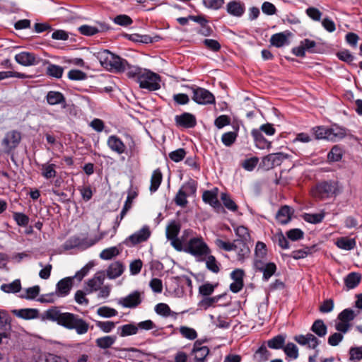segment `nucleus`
I'll return each instance as SVG.
<instances>
[{
	"instance_id": "12",
	"label": "nucleus",
	"mask_w": 362,
	"mask_h": 362,
	"mask_svg": "<svg viewBox=\"0 0 362 362\" xmlns=\"http://www.w3.org/2000/svg\"><path fill=\"white\" fill-rule=\"evenodd\" d=\"M175 122L177 127L189 129L197 124V119L194 115L189 112H184L175 117Z\"/></svg>"
},
{
	"instance_id": "59",
	"label": "nucleus",
	"mask_w": 362,
	"mask_h": 362,
	"mask_svg": "<svg viewBox=\"0 0 362 362\" xmlns=\"http://www.w3.org/2000/svg\"><path fill=\"white\" fill-rule=\"evenodd\" d=\"M304 233L299 228H293L286 232V237L292 240L297 241L303 238Z\"/></svg>"
},
{
	"instance_id": "45",
	"label": "nucleus",
	"mask_w": 362,
	"mask_h": 362,
	"mask_svg": "<svg viewBox=\"0 0 362 362\" xmlns=\"http://www.w3.org/2000/svg\"><path fill=\"white\" fill-rule=\"evenodd\" d=\"M95 326L104 333L111 332L116 326L117 322L112 321H99L95 320Z\"/></svg>"
},
{
	"instance_id": "55",
	"label": "nucleus",
	"mask_w": 362,
	"mask_h": 362,
	"mask_svg": "<svg viewBox=\"0 0 362 362\" xmlns=\"http://www.w3.org/2000/svg\"><path fill=\"white\" fill-rule=\"evenodd\" d=\"M215 244L219 248L228 252L233 251V249H235L236 247V240H234L233 243H230L224 241L221 239H216L215 240Z\"/></svg>"
},
{
	"instance_id": "21",
	"label": "nucleus",
	"mask_w": 362,
	"mask_h": 362,
	"mask_svg": "<svg viewBox=\"0 0 362 362\" xmlns=\"http://www.w3.org/2000/svg\"><path fill=\"white\" fill-rule=\"evenodd\" d=\"M124 269V265L121 262H114L110 264L107 269V276L110 279H115L122 274Z\"/></svg>"
},
{
	"instance_id": "58",
	"label": "nucleus",
	"mask_w": 362,
	"mask_h": 362,
	"mask_svg": "<svg viewBox=\"0 0 362 362\" xmlns=\"http://www.w3.org/2000/svg\"><path fill=\"white\" fill-rule=\"evenodd\" d=\"M221 199L225 207H226L228 210L235 211L238 209L237 204L234 202L233 200L230 199V197L227 194L222 193Z\"/></svg>"
},
{
	"instance_id": "56",
	"label": "nucleus",
	"mask_w": 362,
	"mask_h": 362,
	"mask_svg": "<svg viewBox=\"0 0 362 362\" xmlns=\"http://www.w3.org/2000/svg\"><path fill=\"white\" fill-rule=\"evenodd\" d=\"M12 77L24 79L26 78L28 76L23 73L12 71H0V81Z\"/></svg>"
},
{
	"instance_id": "22",
	"label": "nucleus",
	"mask_w": 362,
	"mask_h": 362,
	"mask_svg": "<svg viewBox=\"0 0 362 362\" xmlns=\"http://www.w3.org/2000/svg\"><path fill=\"white\" fill-rule=\"evenodd\" d=\"M293 209L291 207L285 205L281 206L278 211L276 218L277 221L281 224H287L291 219L293 214Z\"/></svg>"
},
{
	"instance_id": "13",
	"label": "nucleus",
	"mask_w": 362,
	"mask_h": 362,
	"mask_svg": "<svg viewBox=\"0 0 362 362\" xmlns=\"http://www.w3.org/2000/svg\"><path fill=\"white\" fill-rule=\"evenodd\" d=\"M107 145L112 152L118 155H122L127 152V146L117 135L109 136L107 140Z\"/></svg>"
},
{
	"instance_id": "35",
	"label": "nucleus",
	"mask_w": 362,
	"mask_h": 362,
	"mask_svg": "<svg viewBox=\"0 0 362 362\" xmlns=\"http://www.w3.org/2000/svg\"><path fill=\"white\" fill-rule=\"evenodd\" d=\"M1 290L6 293H16L21 290V283L20 279H15L10 284H3L1 286Z\"/></svg>"
},
{
	"instance_id": "1",
	"label": "nucleus",
	"mask_w": 362,
	"mask_h": 362,
	"mask_svg": "<svg viewBox=\"0 0 362 362\" xmlns=\"http://www.w3.org/2000/svg\"><path fill=\"white\" fill-rule=\"evenodd\" d=\"M42 319L56 322L67 329L75 330L78 335L86 334L89 329V324L78 315L62 312L58 307L47 310L43 313Z\"/></svg>"
},
{
	"instance_id": "34",
	"label": "nucleus",
	"mask_w": 362,
	"mask_h": 362,
	"mask_svg": "<svg viewBox=\"0 0 362 362\" xmlns=\"http://www.w3.org/2000/svg\"><path fill=\"white\" fill-rule=\"evenodd\" d=\"M337 247L344 250H351L356 247V240L354 238L341 237L336 241Z\"/></svg>"
},
{
	"instance_id": "61",
	"label": "nucleus",
	"mask_w": 362,
	"mask_h": 362,
	"mask_svg": "<svg viewBox=\"0 0 362 362\" xmlns=\"http://www.w3.org/2000/svg\"><path fill=\"white\" fill-rule=\"evenodd\" d=\"M221 298V296H216L214 297L206 296L199 303V305L204 309L209 308L214 303H217Z\"/></svg>"
},
{
	"instance_id": "2",
	"label": "nucleus",
	"mask_w": 362,
	"mask_h": 362,
	"mask_svg": "<svg viewBox=\"0 0 362 362\" xmlns=\"http://www.w3.org/2000/svg\"><path fill=\"white\" fill-rule=\"evenodd\" d=\"M182 251L194 256L198 261H203L204 257L211 253V250L203 238L194 235L188 237L187 241L182 243Z\"/></svg>"
},
{
	"instance_id": "15",
	"label": "nucleus",
	"mask_w": 362,
	"mask_h": 362,
	"mask_svg": "<svg viewBox=\"0 0 362 362\" xmlns=\"http://www.w3.org/2000/svg\"><path fill=\"white\" fill-rule=\"evenodd\" d=\"M288 158L286 154L283 153H270L264 157L262 162L264 165L268 168H272L275 166L280 165L281 163Z\"/></svg>"
},
{
	"instance_id": "3",
	"label": "nucleus",
	"mask_w": 362,
	"mask_h": 362,
	"mask_svg": "<svg viewBox=\"0 0 362 362\" xmlns=\"http://www.w3.org/2000/svg\"><path fill=\"white\" fill-rule=\"evenodd\" d=\"M98 59L103 67L115 73L124 72L128 66V62L126 59L107 49L98 53Z\"/></svg>"
},
{
	"instance_id": "7",
	"label": "nucleus",
	"mask_w": 362,
	"mask_h": 362,
	"mask_svg": "<svg viewBox=\"0 0 362 362\" xmlns=\"http://www.w3.org/2000/svg\"><path fill=\"white\" fill-rule=\"evenodd\" d=\"M151 235V231L149 226L144 225L140 230L128 236L123 243L127 247H133L147 241Z\"/></svg>"
},
{
	"instance_id": "43",
	"label": "nucleus",
	"mask_w": 362,
	"mask_h": 362,
	"mask_svg": "<svg viewBox=\"0 0 362 362\" xmlns=\"http://www.w3.org/2000/svg\"><path fill=\"white\" fill-rule=\"evenodd\" d=\"M286 338L282 335H277L267 341V345L270 349H280L284 346Z\"/></svg>"
},
{
	"instance_id": "57",
	"label": "nucleus",
	"mask_w": 362,
	"mask_h": 362,
	"mask_svg": "<svg viewBox=\"0 0 362 362\" xmlns=\"http://www.w3.org/2000/svg\"><path fill=\"white\" fill-rule=\"evenodd\" d=\"M113 22L117 25L126 27L130 25L133 23V21L129 16L121 14L115 16L113 18Z\"/></svg>"
},
{
	"instance_id": "30",
	"label": "nucleus",
	"mask_w": 362,
	"mask_h": 362,
	"mask_svg": "<svg viewBox=\"0 0 362 362\" xmlns=\"http://www.w3.org/2000/svg\"><path fill=\"white\" fill-rule=\"evenodd\" d=\"M203 201L210 204L214 208H218L221 204L217 198V193L215 191L206 190L202 194Z\"/></svg>"
},
{
	"instance_id": "37",
	"label": "nucleus",
	"mask_w": 362,
	"mask_h": 362,
	"mask_svg": "<svg viewBox=\"0 0 362 362\" xmlns=\"http://www.w3.org/2000/svg\"><path fill=\"white\" fill-rule=\"evenodd\" d=\"M56 165L54 163H45L41 165V174L45 179L54 178L57 175Z\"/></svg>"
},
{
	"instance_id": "16",
	"label": "nucleus",
	"mask_w": 362,
	"mask_h": 362,
	"mask_svg": "<svg viewBox=\"0 0 362 362\" xmlns=\"http://www.w3.org/2000/svg\"><path fill=\"white\" fill-rule=\"evenodd\" d=\"M328 129V141H337L345 138L349 130L338 124H332Z\"/></svg>"
},
{
	"instance_id": "4",
	"label": "nucleus",
	"mask_w": 362,
	"mask_h": 362,
	"mask_svg": "<svg viewBox=\"0 0 362 362\" xmlns=\"http://www.w3.org/2000/svg\"><path fill=\"white\" fill-rule=\"evenodd\" d=\"M180 230V225L176 221H172L166 228V238L170 241V245L179 252L182 251V243H185L188 237L193 235L194 231L191 229L184 230L180 238L177 235Z\"/></svg>"
},
{
	"instance_id": "46",
	"label": "nucleus",
	"mask_w": 362,
	"mask_h": 362,
	"mask_svg": "<svg viewBox=\"0 0 362 362\" xmlns=\"http://www.w3.org/2000/svg\"><path fill=\"white\" fill-rule=\"evenodd\" d=\"M119 254V250L114 246L106 248L100 253V257L104 260L111 259L112 257L117 256Z\"/></svg>"
},
{
	"instance_id": "11",
	"label": "nucleus",
	"mask_w": 362,
	"mask_h": 362,
	"mask_svg": "<svg viewBox=\"0 0 362 362\" xmlns=\"http://www.w3.org/2000/svg\"><path fill=\"white\" fill-rule=\"evenodd\" d=\"M16 62L24 66H30L37 65L40 62V58L33 53L28 52H21L15 56Z\"/></svg>"
},
{
	"instance_id": "40",
	"label": "nucleus",
	"mask_w": 362,
	"mask_h": 362,
	"mask_svg": "<svg viewBox=\"0 0 362 362\" xmlns=\"http://www.w3.org/2000/svg\"><path fill=\"white\" fill-rule=\"evenodd\" d=\"M325 216V213L324 211H322L318 214H308L306 213L303 215V219L305 221L317 224L321 223Z\"/></svg>"
},
{
	"instance_id": "36",
	"label": "nucleus",
	"mask_w": 362,
	"mask_h": 362,
	"mask_svg": "<svg viewBox=\"0 0 362 362\" xmlns=\"http://www.w3.org/2000/svg\"><path fill=\"white\" fill-rule=\"evenodd\" d=\"M310 329L319 337H325L327 332V327L322 320H316L313 322Z\"/></svg>"
},
{
	"instance_id": "25",
	"label": "nucleus",
	"mask_w": 362,
	"mask_h": 362,
	"mask_svg": "<svg viewBox=\"0 0 362 362\" xmlns=\"http://www.w3.org/2000/svg\"><path fill=\"white\" fill-rule=\"evenodd\" d=\"M192 351L195 360L199 362H203L209 353V349L207 346H201V344L197 341L194 343Z\"/></svg>"
},
{
	"instance_id": "24",
	"label": "nucleus",
	"mask_w": 362,
	"mask_h": 362,
	"mask_svg": "<svg viewBox=\"0 0 362 362\" xmlns=\"http://www.w3.org/2000/svg\"><path fill=\"white\" fill-rule=\"evenodd\" d=\"M290 33L286 34L285 33H279L272 35L270 39L271 44L276 47H281L284 45H288L289 41L288 37Z\"/></svg>"
},
{
	"instance_id": "41",
	"label": "nucleus",
	"mask_w": 362,
	"mask_h": 362,
	"mask_svg": "<svg viewBox=\"0 0 362 362\" xmlns=\"http://www.w3.org/2000/svg\"><path fill=\"white\" fill-rule=\"evenodd\" d=\"M273 241L276 243L282 249H288L290 247L288 238L286 237L282 232H279L273 235Z\"/></svg>"
},
{
	"instance_id": "51",
	"label": "nucleus",
	"mask_w": 362,
	"mask_h": 362,
	"mask_svg": "<svg viewBox=\"0 0 362 362\" xmlns=\"http://www.w3.org/2000/svg\"><path fill=\"white\" fill-rule=\"evenodd\" d=\"M180 333L183 337L189 340H194L197 337V333L196 330L193 328L186 326H181L180 327Z\"/></svg>"
},
{
	"instance_id": "18",
	"label": "nucleus",
	"mask_w": 362,
	"mask_h": 362,
	"mask_svg": "<svg viewBox=\"0 0 362 362\" xmlns=\"http://www.w3.org/2000/svg\"><path fill=\"white\" fill-rule=\"evenodd\" d=\"M47 103L49 105H60L63 108L66 107V98L64 94L59 91L49 90L45 97Z\"/></svg>"
},
{
	"instance_id": "44",
	"label": "nucleus",
	"mask_w": 362,
	"mask_h": 362,
	"mask_svg": "<svg viewBox=\"0 0 362 362\" xmlns=\"http://www.w3.org/2000/svg\"><path fill=\"white\" fill-rule=\"evenodd\" d=\"M342 156L343 149L340 146L335 145L328 153L327 159L332 162H337L342 158Z\"/></svg>"
},
{
	"instance_id": "63",
	"label": "nucleus",
	"mask_w": 362,
	"mask_h": 362,
	"mask_svg": "<svg viewBox=\"0 0 362 362\" xmlns=\"http://www.w3.org/2000/svg\"><path fill=\"white\" fill-rule=\"evenodd\" d=\"M255 258L264 259L267 253L266 245L262 242H257L255 246Z\"/></svg>"
},
{
	"instance_id": "9",
	"label": "nucleus",
	"mask_w": 362,
	"mask_h": 362,
	"mask_svg": "<svg viewBox=\"0 0 362 362\" xmlns=\"http://www.w3.org/2000/svg\"><path fill=\"white\" fill-rule=\"evenodd\" d=\"M192 100L199 105L215 103L214 95L207 89L201 87H192Z\"/></svg>"
},
{
	"instance_id": "23",
	"label": "nucleus",
	"mask_w": 362,
	"mask_h": 362,
	"mask_svg": "<svg viewBox=\"0 0 362 362\" xmlns=\"http://www.w3.org/2000/svg\"><path fill=\"white\" fill-rule=\"evenodd\" d=\"M104 275L102 273H97L95 276L87 281V291L88 293L97 291L103 285L104 281Z\"/></svg>"
},
{
	"instance_id": "27",
	"label": "nucleus",
	"mask_w": 362,
	"mask_h": 362,
	"mask_svg": "<svg viewBox=\"0 0 362 362\" xmlns=\"http://www.w3.org/2000/svg\"><path fill=\"white\" fill-rule=\"evenodd\" d=\"M237 253V259L243 262L249 256L250 249L248 246L243 241L236 240V247L233 249Z\"/></svg>"
},
{
	"instance_id": "10",
	"label": "nucleus",
	"mask_w": 362,
	"mask_h": 362,
	"mask_svg": "<svg viewBox=\"0 0 362 362\" xmlns=\"http://www.w3.org/2000/svg\"><path fill=\"white\" fill-rule=\"evenodd\" d=\"M142 302L141 294L138 291H134L128 296L121 298L117 303L123 308H134Z\"/></svg>"
},
{
	"instance_id": "32",
	"label": "nucleus",
	"mask_w": 362,
	"mask_h": 362,
	"mask_svg": "<svg viewBox=\"0 0 362 362\" xmlns=\"http://www.w3.org/2000/svg\"><path fill=\"white\" fill-rule=\"evenodd\" d=\"M46 63L47 64V66L46 68L47 75L52 78H61L64 73V68L49 62H46Z\"/></svg>"
},
{
	"instance_id": "14",
	"label": "nucleus",
	"mask_w": 362,
	"mask_h": 362,
	"mask_svg": "<svg viewBox=\"0 0 362 362\" xmlns=\"http://www.w3.org/2000/svg\"><path fill=\"white\" fill-rule=\"evenodd\" d=\"M74 277H66L59 281L56 285L55 292L58 298L68 296L73 286Z\"/></svg>"
},
{
	"instance_id": "19",
	"label": "nucleus",
	"mask_w": 362,
	"mask_h": 362,
	"mask_svg": "<svg viewBox=\"0 0 362 362\" xmlns=\"http://www.w3.org/2000/svg\"><path fill=\"white\" fill-rule=\"evenodd\" d=\"M251 135L253 137L257 148L259 149H269L271 148V142L264 138L261 130L254 129L251 132Z\"/></svg>"
},
{
	"instance_id": "20",
	"label": "nucleus",
	"mask_w": 362,
	"mask_h": 362,
	"mask_svg": "<svg viewBox=\"0 0 362 362\" xmlns=\"http://www.w3.org/2000/svg\"><path fill=\"white\" fill-rule=\"evenodd\" d=\"M226 11L233 16L241 17L245 11V4L240 1H231L227 4Z\"/></svg>"
},
{
	"instance_id": "60",
	"label": "nucleus",
	"mask_w": 362,
	"mask_h": 362,
	"mask_svg": "<svg viewBox=\"0 0 362 362\" xmlns=\"http://www.w3.org/2000/svg\"><path fill=\"white\" fill-rule=\"evenodd\" d=\"M68 78L72 81H83L86 79L87 75L81 70L71 69L68 73Z\"/></svg>"
},
{
	"instance_id": "29",
	"label": "nucleus",
	"mask_w": 362,
	"mask_h": 362,
	"mask_svg": "<svg viewBox=\"0 0 362 362\" xmlns=\"http://www.w3.org/2000/svg\"><path fill=\"white\" fill-rule=\"evenodd\" d=\"M139 327L136 325L129 323L120 326L117 328V334L121 337H125L137 334Z\"/></svg>"
},
{
	"instance_id": "42",
	"label": "nucleus",
	"mask_w": 362,
	"mask_h": 362,
	"mask_svg": "<svg viewBox=\"0 0 362 362\" xmlns=\"http://www.w3.org/2000/svg\"><path fill=\"white\" fill-rule=\"evenodd\" d=\"M206 267L213 273L217 274L220 271V264L216 261L214 256L210 254L206 255L205 259Z\"/></svg>"
},
{
	"instance_id": "26",
	"label": "nucleus",
	"mask_w": 362,
	"mask_h": 362,
	"mask_svg": "<svg viewBox=\"0 0 362 362\" xmlns=\"http://www.w3.org/2000/svg\"><path fill=\"white\" fill-rule=\"evenodd\" d=\"M14 314L24 320H33L38 317L39 311L34 308H24L13 310Z\"/></svg>"
},
{
	"instance_id": "5",
	"label": "nucleus",
	"mask_w": 362,
	"mask_h": 362,
	"mask_svg": "<svg viewBox=\"0 0 362 362\" xmlns=\"http://www.w3.org/2000/svg\"><path fill=\"white\" fill-rule=\"evenodd\" d=\"M339 192V183L334 180L322 181L316 185L311 191L313 197L320 200L335 197Z\"/></svg>"
},
{
	"instance_id": "64",
	"label": "nucleus",
	"mask_w": 362,
	"mask_h": 362,
	"mask_svg": "<svg viewBox=\"0 0 362 362\" xmlns=\"http://www.w3.org/2000/svg\"><path fill=\"white\" fill-rule=\"evenodd\" d=\"M224 1L225 0H202V4L207 8L218 10L223 6Z\"/></svg>"
},
{
	"instance_id": "17",
	"label": "nucleus",
	"mask_w": 362,
	"mask_h": 362,
	"mask_svg": "<svg viewBox=\"0 0 362 362\" xmlns=\"http://www.w3.org/2000/svg\"><path fill=\"white\" fill-rule=\"evenodd\" d=\"M294 340L302 346H307L309 349H315L320 344L319 339L313 334L305 335L300 334L294 337Z\"/></svg>"
},
{
	"instance_id": "38",
	"label": "nucleus",
	"mask_w": 362,
	"mask_h": 362,
	"mask_svg": "<svg viewBox=\"0 0 362 362\" xmlns=\"http://www.w3.org/2000/svg\"><path fill=\"white\" fill-rule=\"evenodd\" d=\"M117 339L116 336L109 335L98 338L95 341L96 345L100 349H108L111 347Z\"/></svg>"
},
{
	"instance_id": "8",
	"label": "nucleus",
	"mask_w": 362,
	"mask_h": 362,
	"mask_svg": "<svg viewBox=\"0 0 362 362\" xmlns=\"http://www.w3.org/2000/svg\"><path fill=\"white\" fill-rule=\"evenodd\" d=\"M21 141V133L17 130L8 132L1 141V145L6 153H11L18 147Z\"/></svg>"
},
{
	"instance_id": "54",
	"label": "nucleus",
	"mask_w": 362,
	"mask_h": 362,
	"mask_svg": "<svg viewBox=\"0 0 362 362\" xmlns=\"http://www.w3.org/2000/svg\"><path fill=\"white\" fill-rule=\"evenodd\" d=\"M154 310L158 315L163 317H168L170 316V308L169 305L164 303H160L156 305Z\"/></svg>"
},
{
	"instance_id": "28",
	"label": "nucleus",
	"mask_w": 362,
	"mask_h": 362,
	"mask_svg": "<svg viewBox=\"0 0 362 362\" xmlns=\"http://www.w3.org/2000/svg\"><path fill=\"white\" fill-rule=\"evenodd\" d=\"M361 274L358 272H351L344 278V284L348 290L356 288L361 282Z\"/></svg>"
},
{
	"instance_id": "52",
	"label": "nucleus",
	"mask_w": 362,
	"mask_h": 362,
	"mask_svg": "<svg viewBox=\"0 0 362 362\" xmlns=\"http://www.w3.org/2000/svg\"><path fill=\"white\" fill-rule=\"evenodd\" d=\"M355 312L350 308H346L342 310L338 315V319L341 321L349 323L356 317Z\"/></svg>"
},
{
	"instance_id": "49",
	"label": "nucleus",
	"mask_w": 362,
	"mask_h": 362,
	"mask_svg": "<svg viewBox=\"0 0 362 362\" xmlns=\"http://www.w3.org/2000/svg\"><path fill=\"white\" fill-rule=\"evenodd\" d=\"M271 356V353L267 349L266 346H261L255 352V357L258 362H264Z\"/></svg>"
},
{
	"instance_id": "47",
	"label": "nucleus",
	"mask_w": 362,
	"mask_h": 362,
	"mask_svg": "<svg viewBox=\"0 0 362 362\" xmlns=\"http://www.w3.org/2000/svg\"><path fill=\"white\" fill-rule=\"evenodd\" d=\"M276 271V266L273 262H269L267 264V266L261 270L260 272L263 274L262 279L264 281H268L269 279L272 276V275Z\"/></svg>"
},
{
	"instance_id": "53",
	"label": "nucleus",
	"mask_w": 362,
	"mask_h": 362,
	"mask_svg": "<svg viewBox=\"0 0 362 362\" xmlns=\"http://www.w3.org/2000/svg\"><path fill=\"white\" fill-rule=\"evenodd\" d=\"M311 250L309 247L294 250L291 255H284V256L292 257L294 259H300L306 257L310 254Z\"/></svg>"
},
{
	"instance_id": "31",
	"label": "nucleus",
	"mask_w": 362,
	"mask_h": 362,
	"mask_svg": "<svg viewBox=\"0 0 362 362\" xmlns=\"http://www.w3.org/2000/svg\"><path fill=\"white\" fill-rule=\"evenodd\" d=\"M239 127H234V131L224 133L221 136V141L225 146L229 147L232 146L237 139L238 136Z\"/></svg>"
},
{
	"instance_id": "39",
	"label": "nucleus",
	"mask_w": 362,
	"mask_h": 362,
	"mask_svg": "<svg viewBox=\"0 0 362 362\" xmlns=\"http://www.w3.org/2000/svg\"><path fill=\"white\" fill-rule=\"evenodd\" d=\"M11 317L6 310H0V329L10 332L11 329Z\"/></svg>"
},
{
	"instance_id": "33",
	"label": "nucleus",
	"mask_w": 362,
	"mask_h": 362,
	"mask_svg": "<svg viewBox=\"0 0 362 362\" xmlns=\"http://www.w3.org/2000/svg\"><path fill=\"white\" fill-rule=\"evenodd\" d=\"M163 179V175L160 169H156L153 170L151 177V185H150V191L151 192H155L159 188Z\"/></svg>"
},
{
	"instance_id": "48",
	"label": "nucleus",
	"mask_w": 362,
	"mask_h": 362,
	"mask_svg": "<svg viewBox=\"0 0 362 362\" xmlns=\"http://www.w3.org/2000/svg\"><path fill=\"white\" fill-rule=\"evenodd\" d=\"M283 349L288 357L292 359H296L298 357V349L295 344L289 342L284 346Z\"/></svg>"
},
{
	"instance_id": "6",
	"label": "nucleus",
	"mask_w": 362,
	"mask_h": 362,
	"mask_svg": "<svg viewBox=\"0 0 362 362\" xmlns=\"http://www.w3.org/2000/svg\"><path fill=\"white\" fill-rule=\"evenodd\" d=\"M136 81L141 88L147 89L149 91L157 90L160 88V76L150 70L144 69Z\"/></svg>"
},
{
	"instance_id": "50",
	"label": "nucleus",
	"mask_w": 362,
	"mask_h": 362,
	"mask_svg": "<svg viewBox=\"0 0 362 362\" xmlns=\"http://www.w3.org/2000/svg\"><path fill=\"white\" fill-rule=\"evenodd\" d=\"M97 314L100 317L109 318L117 315L118 313L114 308L102 306L97 310Z\"/></svg>"
},
{
	"instance_id": "62",
	"label": "nucleus",
	"mask_w": 362,
	"mask_h": 362,
	"mask_svg": "<svg viewBox=\"0 0 362 362\" xmlns=\"http://www.w3.org/2000/svg\"><path fill=\"white\" fill-rule=\"evenodd\" d=\"M13 219L19 226H26L29 223V217L21 212H14Z\"/></svg>"
}]
</instances>
